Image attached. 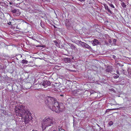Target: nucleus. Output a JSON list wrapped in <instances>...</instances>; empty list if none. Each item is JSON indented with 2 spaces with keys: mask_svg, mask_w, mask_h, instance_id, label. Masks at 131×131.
I'll list each match as a JSON object with an SVG mask.
<instances>
[{
  "mask_svg": "<svg viewBox=\"0 0 131 131\" xmlns=\"http://www.w3.org/2000/svg\"><path fill=\"white\" fill-rule=\"evenodd\" d=\"M15 110L16 115L22 117L23 121L26 124L28 123L32 119V117L29 111L25 110V107L21 105L16 106Z\"/></svg>",
  "mask_w": 131,
  "mask_h": 131,
  "instance_id": "f257e3e1",
  "label": "nucleus"
},
{
  "mask_svg": "<svg viewBox=\"0 0 131 131\" xmlns=\"http://www.w3.org/2000/svg\"><path fill=\"white\" fill-rule=\"evenodd\" d=\"M45 103L53 111L59 113L63 110L60 105H59L57 100L55 98L48 96L46 97Z\"/></svg>",
  "mask_w": 131,
  "mask_h": 131,
  "instance_id": "f03ea898",
  "label": "nucleus"
},
{
  "mask_svg": "<svg viewBox=\"0 0 131 131\" xmlns=\"http://www.w3.org/2000/svg\"><path fill=\"white\" fill-rule=\"evenodd\" d=\"M55 119L52 117H46L43 120L42 127L43 130L45 129L47 127L53 125L54 123Z\"/></svg>",
  "mask_w": 131,
  "mask_h": 131,
  "instance_id": "7ed1b4c3",
  "label": "nucleus"
},
{
  "mask_svg": "<svg viewBox=\"0 0 131 131\" xmlns=\"http://www.w3.org/2000/svg\"><path fill=\"white\" fill-rule=\"evenodd\" d=\"M50 83L49 81L46 80L40 83V84L39 85V86H40L41 88L43 87L46 88L48 86L50 85Z\"/></svg>",
  "mask_w": 131,
  "mask_h": 131,
  "instance_id": "20e7f679",
  "label": "nucleus"
},
{
  "mask_svg": "<svg viewBox=\"0 0 131 131\" xmlns=\"http://www.w3.org/2000/svg\"><path fill=\"white\" fill-rule=\"evenodd\" d=\"M99 41L96 39H94L93 41L92 44L93 46H95L99 44Z\"/></svg>",
  "mask_w": 131,
  "mask_h": 131,
  "instance_id": "39448f33",
  "label": "nucleus"
},
{
  "mask_svg": "<svg viewBox=\"0 0 131 131\" xmlns=\"http://www.w3.org/2000/svg\"><path fill=\"white\" fill-rule=\"evenodd\" d=\"M104 7L105 9L106 10L107 9L109 12L111 14H112V12L109 9V7L107 5H105L104 6Z\"/></svg>",
  "mask_w": 131,
  "mask_h": 131,
  "instance_id": "423d86ee",
  "label": "nucleus"
},
{
  "mask_svg": "<svg viewBox=\"0 0 131 131\" xmlns=\"http://www.w3.org/2000/svg\"><path fill=\"white\" fill-rule=\"evenodd\" d=\"M70 45H71L70 47L72 49L75 50H77V48L74 45L71 44H70Z\"/></svg>",
  "mask_w": 131,
  "mask_h": 131,
  "instance_id": "0eeeda50",
  "label": "nucleus"
},
{
  "mask_svg": "<svg viewBox=\"0 0 131 131\" xmlns=\"http://www.w3.org/2000/svg\"><path fill=\"white\" fill-rule=\"evenodd\" d=\"M79 44L81 45V46L82 47H84L85 43L83 42H82L81 41L79 42Z\"/></svg>",
  "mask_w": 131,
  "mask_h": 131,
  "instance_id": "6e6552de",
  "label": "nucleus"
},
{
  "mask_svg": "<svg viewBox=\"0 0 131 131\" xmlns=\"http://www.w3.org/2000/svg\"><path fill=\"white\" fill-rule=\"evenodd\" d=\"M28 62L27 61L25 60H23L22 61V63L23 64H27L28 63Z\"/></svg>",
  "mask_w": 131,
  "mask_h": 131,
  "instance_id": "1a4fd4ad",
  "label": "nucleus"
},
{
  "mask_svg": "<svg viewBox=\"0 0 131 131\" xmlns=\"http://www.w3.org/2000/svg\"><path fill=\"white\" fill-rule=\"evenodd\" d=\"M121 5L123 7H125L126 6L124 2H122L121 3Z\"/></svg>",
  "mask_w": 131,
  "mask_h": 131,
  "instance_id": "9d476101",
  "label": "nucleus"
},
{
  "mask_svg": "<svg viewBox=\"0 0 131 131\" xmlns=\"http://www.w3.org/2000/svg\"><path fill=\"white\" fill-rule=\"evenodd\" d=\"M119 77V76L117 75V74H115V75H114L113 76V77L114 78L117 79Z\"/></svg>",
  "mask_w": 131,
  "mask_h": 131,
  "instance_id": "9b49d317",
  "label": "nucleus"
},
{
  "mask_svg": "<svg viewBox=\"0 0 131 131\" xmlns=\"http://www.w3.org/2000/svg\"><path fill=\"white\" fill-rule=\"evenodd\" d=\"M109 124L110 126L112 125L113 124V122L112 121H110L109 122Z\"/></svg>",
  "mask_w": 131,
  "mask_h": 131,
  "instance_id": "f8f14e48",
  "label": "nucleus"
},
{
  "mask_svg": "<svg viewBox=\"0 0 131 131\" xmlns=\"http://www.w3.org/2000/svg\"><path fill=\"white\" fill-rule=\"evenodd\" d=\"M89 47V46L88 45L85 43L84 47H86L87 48H88Z\"/></svg>",
  "mask_w": 131,
  "mask_h": 131,
  "instance_id": "ddd939ff",
  "label": "nucleus"
},
{
  "mask_svg": "<svg viewBox=\"0 0 131 131\" xmlns=\"http://www.w3.org/2000/svg\"><path fill=\"white\" fill-rule=\"evenodd\" d=\"M110 6H111L112 8H115L114 6L112 4H110Z\"/></svg>",
  "mask_w": 131,
  "mask_h": 131,
  "instance_id": "4468645a",
  "label": "nucleus"
},
{
  "mask_svg": "<svg viewBox=\"0 0 131 131\" xmlns=\"http://www.w3.org/2000/svg\"><path fill=\"white\" fill-rule=\"evenodd\" d=\"M113 42L114 43V44H115L116 42V39H114L113 40Z\"/></svg>",
  "mask_w": 131,
  "mask_h": 131,
  "instance_id": "2eb2a0df",
  "label": "nucleus"
},
{
  "mask_svg": "<svg viewBox=\"0 0 131 131\" xmlns=\"http://www.w3.org/2000/svg\"><path fill=\"white\" fill-rule=\"evenodd\" d=\"M54 42L55 43V44L56 45L57 44L58 42L57 41H54Z\"/></svg>",
  "mask_w": 131,
  "mask_h": 131,
  "instance_id": "dca6fc26",
  "label": "nucleus"
},
{
  "mask_svg": "<svg viewBox=\"0 0 131 131\" xmlns=\"http://www.w3.org/2000/svg\"><path fill=\"white\" fill-rule=\"evenodd\" d=\"M116 73L117 74H119V72L118 71H116Z\"/></svg>",
  "mask_w": 131,
  "mask_h": 131,
  "instance_id": "f3484780",
  "label": "nucleus"
},
{
  "mask_svg": "<svg viewBox=\"0 0 131 131\" xmlns=\"http://www.w3.org/2000/svg\"><path fill=\"white\" fill-rule=\"evenodd\" d=\"M16 12V10H13V12L14 13H15Z\"/></svg>",
  "mask_w": 131,
  "mask_h": 131,
  "instance_id": "a211bd4d",
  "label": "nucleus"
},
{
  "mask_svg": "<svg viewBox=\"0 0 131 131\" xmlns=\"http://www.w3.org/2000/svg\"><path fill=\"white\" fill-rule=\"evenodd\" d=\"M118 108H113L112 109V110H118Z\"/></svg>",
  "mask_w": 131,
  "mask_h": 131,
  "instance_id": "6ab92c4d",
  "label": "nucleus"
},
{
  "mask_svg": "<svg viewBox=\"0 0 131 131\" xmlns=\"http://www.w3.org/2000/svg\"><path fill=\"white\" fill-rule=\"evenodd\" d=\"M11 23H11V22H9L8 23V24H9V25H11Z\"/></svg>",
  "mask_w": 131,
  "mask_h": 131,
  "instance_id": "aec40b11",
  "label": "nucleus"
},
{
  "mask_svg": "<svg viewBox=\"0 0 131 131\" xmlns=\"http://www.w3.org/2000/svg\"><path fill=\"white\" fill-rule=\"evenodd\" d=\"M36 47H41V46L40 45H38Z\"/></svg>",
  "mask_w": 131,
  "mask_h": 131,
  "instance_id": "412c9836",
  "label": "nucleus"
},
{
  "mask_svg": "<svg viewBox=\"0 0 131 131\" xmlns=\"http://www.w3.org/2000/svg\"><path fill=\"white\" fill-rule=\"evenodd\" d=\"M32 131H37V130H33Z\"/></svg>",
  "mask_w": 131,
  "mask_h": 131,
  "instance_id": "4be33fe9",
  "label": "nucleus"
},
{
  "mask_svg": "<svg viewBox=\"0 0 131 131\" xmlns=\"http://www.w3.org/2000/svg\"><path fill=\"white\" fill-rule=\"evenodd\" d=\"M58 131H61V130L60 129H59V130H58Z\"/></svg>",
  "mask_w": 131,
  "mask_h": 131,
  "instance_id": "5701e85b",
  "label": "nucleus"
},
{
  "mask_svg": "<svg viewBox=\"0 0 131 131\" xmlns=\"http://www.w3.org/2000/svg\"><path fill=\"white\" fill-rule=\"evenodd\" d=\"M60 96H63V95H61Z\"/></svg>",
  "mask_w": 131,
  "mask_h": 131,
  "instance_id": "b1692460",
  "label": "nucleus"
}]
</instances>
